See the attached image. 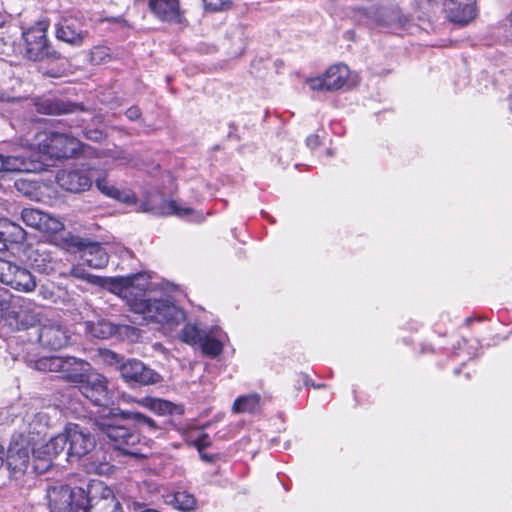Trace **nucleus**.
Segmentation results:
<instances>
[{
	"instance_id": "nucleus-12",
	"label": "nucleus",
	"mask_w": 512,
	"mask_h": 512,
	"mask_svg": "<svg viewBox=\"0 0 512 512\" xmlns=\"http://www.w3.org/2000/svg\"><path fill=\"white\" fill-rule=\"evenodd\" d=\"M89 512H123L112 489L97 482L89 485Z\"/></svg>"
},
{
	"instance_id": "nucleus-46",
	"label": "nucleus",
	"mask_w": 512,
	"mask_h": 512,
	"mask_svg": "<svg viewBox=\"0 0 512 512\" xmlns=\"http://www.w3.org/2000/svg\"><path fill=\"white\" fill-rule=\"evenodd\" d=\"M109 470L108 463H100L98 466L95 467L94 471L98 474L105 473Z\"/></svg>"
},
{
	"instance_id": "nucleus-34",
	"label": "nucleus",
	"mask_w": 512,
	"mask_h": 512,
	"mask_svg": "<svg viewBox=\"0 0 512 512\" xmlns=\"http://www.w3.org/2000/svg\"><path fill=\"white\" fill-rule=\"evenodd\" d=\"M205 332L198 329L196 325L187 324L181 331V339L189 345H199Z\"/></svg>"
},
{
	"instance_id": "nucleus-32",
	"label": "nucleus",
	"mask_w": 512,
	"mask_h": 512,
	"mask_svg": "<svg viewBox=\"0 0 512 512\" xmlns=\"http://www.w3.org/2000/svg\"><path fill=\"white\" fill-rule=\"evenodd\" d=\"M169 502L173 504L175 508L185 512L192 511L196 505L195 497L186 491L175 492Z\"/></svg>"
},
{
	"instance_id": "nucleus-33",
	"label": "nucleus",
	"mask_w": 512,
	"mask_h": 512,
	"mask_svg": "<svg viewBox=\"0 0 512 512\" xmlns=\"http://www.w3.org/2000/svg\"><path fill=\"white\" fill-rule=\"evenodd\" d=\"M44 214V212L37 209L24 208L21 212V218L27 226L39 230L42 224Z\"/></svg>"
},
{
	"instance_id": "nucleus-16",
	"label": "nucleus",
	"mask_w": 512,
	"mask_h": 512,
	"mask_svg": "<svg viewBox=\"0 0 512 512\" xmlns=\"http://www.w3.org/2000/svg\"><path fill=\"white\" fill-rule=\"evenodd\" d=\"M66 328L56 319H46L40 324L39 343L48 349L57 350L65 347L69 341Z\"/></svg>"
},
{
	"instance_id": "nucleus-27",
	"label": "nucleus",
	"mask_w": 512,
	"mask_h": 512,
	"mask_svg": "<svg viewBox=\"0 0 512 512\" xmlns=\"http://www.w3.org/2000/svg\"><path fill=\"white\" fill-rule=\"evenodd\" d=\"M94 182L98 190L104 195L126 204L136 203V196L130 190H120L116 186L111 185L104 178L96 177L95 175Z\"/></svg>"
},
{
	"instance_id": "nucleus-28",
	"label": "nucleus",
	"mask_w": 512,
	"mask_h": 512,
	"mask_svg": "<svg viewBox=\"0 0 512 512\" xmlns=\"http://www.w3.org/2000/svg\"><path fill=\"white\" fill-rule=\"evenodd\" d=\"M26 238L25 230L8 219L0 220V240L8 249L9 244L21 243Z\"/></svg>"
},
{
	"instance_id": "nucleus-25",
	"label": "nucleus",
	"mask_w": 512,
	"mask_h": 512,
	"mask_svg": "<svg viewBox=\"0 0 512 512\" xmlns=\"http://www.w3.org/2000/svg\"><path fill=\"white\" fill-rule=\"evenodd\" d=\"M81 259L91 268L102 269L107 266L109 256L99 243H90L82 250Z\"/></svg>"
},
{
	"instance_id": "nucleus-3",
	"label": "nucleus",
	"mask_w": 512,
	"mask_h": 512,
	"mask_svg": "<svg viewBox=\"0 0 512 512\" xmlns=\"http://www.w3.org/2000/svg\"><path fill=\"white\" fill-rule=\"evenodd\" d=\"M45 491L51 512H89V494L81 487L55 482Z\"/></svg>"
},
{
	"instance_id": "nucleus-17",
	"label": "nucleus",
	"mask_w": 512,
	"mask_h": 512,
	"mask_svg": "<svg viewBox=\"0 0 512 512\" xmlns=\"http://www.w3.org/2000/svg\"><path fill=\"white\" fill-rule=\"evenodd\" d=\"M86 331L95 338L108 339L113 336L132 339L137 335V329L133 326L113 323L107 319H99L96 322H87Z\"/></svg>"
},
{
	"instance_id": "nucleus-9",
	"label": "nucleus",
	"mask_w": 512,
	"mask_h": 512,
	"mask_svg": "<svg viewBox=\"0 0 512 512\" xmlns=\"http://www.w3.org/2000/svg\"><path fill=\"white\" fill-rule=\"evenodd\" d=\"M41 167L42 163L34 158V154L23 147L0 153V172H36Z\"/></svg>"
},
{
	"instance_id": "nucleus-23",
	"label": "nucleus",
	"mask_w": 512,
	"mask_h": 512,
	"mask_svg": "<svg viewBox=\"0 0 512 512\" xmlns=\"http://www.w3.org/2000/svg\"><path fill=\"white\" fill-rule=\"evenodd\" d=\"M151 11L162 21L181 23L178 0H149Z\"/></svg>"
},
{
	"instance_id": "nucleus-18",
	"label": "nucleus",
	"mask_w": 512,
	"mask_h": 512,
	"mask_svg": "<svg viewBox=\"0 0 512 512\" xmlns=\"http://www.w3.org/2000/svg\"><path fill=\"white\" fill-rule=\"evenodd\" d=\"M79 390L85 398L95 405L104 406L109 401L105 377L92 372V370L85 375L83 382L79 383Z\"/></svg>"
},
{
	"instance_id": "nucleus-21",
	"label": "nucleus",
	"mask_w": 512,
	"mask_h": 512,
	"mask_svg": "<svg viewBox=\"0 0 512 512\" xmlns=\"http://www.w3.org/2000/svg\"><path fill=\"white\" fill-rule=\"evenodd\" d=\"M369 17L378 25L391 28L404 27L409 22V18L398 7L373 9L369 12Z\"/></svg>"
},
{
	"instance_id": "nucleus-10",
	"label": "nucleus",
	"mask_w": 512,
	"mask_h": 512,
	"mask_svg": "<svg viewBox=\"0 0 512 512\" xmlns=\"http://www.w3.org/2000/svg\"><path fill=\"white\" fill-rule=\"evenodd\" d=\"M142 212L152 213L154 215L178 217H187L193 213L190 207H181L175 201L168 200L159 191L149 192L146 198L139 204Z\"/></svg>"
},
{
	"instance_id": "nucleus-6",
	"label": "nucleus",
	"mask_w": 512,
	"mask_h": 512,
	"mask_svg": "<svg viewBox=\"0 0 512 512\" xmlns=\"http://www.w3.org/2000/svg\"><path fill=\"white\" fill-rule=\"evenodd\" d=\"M40 151L52 159L75 157L82 150V143L71 134L51 131L39 141Z\"/></svg>"
},
{
	"instance_id": "nucleus-42",
	"label": "nucleus",
	"mask_w": 512,
	"mask_h": 512,
	"mask_svg": "<svg viewBox=\"0 0 512 512\" xmlns=\"http://www.w3.org/2000/svg\"><path fill=\"white\" fill-rule=\"evenodd\" d=\"M126 117L131 121L140 119L142 112L138 106H131L125 112Z\"/></svg>"
},
{
	"instance_id": "nucleus-41",
	"label": "nucleus",
	"mask_w": 512,
	"mask_h": 512,
	"mask_svg": "<svg viewBox=\"0 0 512 512\" xmlns=\"http://www.w3.org/2000/svg\"><path fill=\"white\" fill-rule=\"evenodd\" d=\"M11 295L5 288H0V311H6L10 308Z\"/></svg>"
},
{
	"instance_id": "nucleus-38",
	"label": "nucleus",
	"mask_w": 512,
	"mask_h": 512,
	"mask_svg": "<svg viewBox=\"0 0 512 512\" xmlns=\"http://www.w3.org/2000/svg\"><path fill=\"white\" fill-rule=\"evenodd\" d=\"M205 8L210 11H222L229 7L231 0H203Z\"/></svg>"
},
{
	"instance_id": "nucleus-43",
	"label": "nucleus",
	"mask_w": 512,
	"mask_h": 512,
	"mask_svg": "<svg viewBox=\"0 0 512 512\" xmlns=\"http://www.w3.org/2000/svg\"><path fill=\"white\" fill-rule=\"evenodd\" d=\"M306 145L310 149H315L320 146V138L318 135H310L306 139Z\"/></svg>"
},
{
	"instance_id": "nucleus-48",
	"label": "nucleus",
	"mask_w": 512,
	"mask_h": 512,
	"mask_svg": "<svg viewBox=\"0 0 512 512\" xmlns=\"http://www.w3.org/2000/svg\"><path fill=\"white\" fill-rule=\"evenodd\" d=\"M121 154H123V156H121V157L119 156V157H118L119 159H122V160H124V161H128V160H130V158H129V157H128L124 152H121Z\"/></svg>"
},
{
	"instance_id": "nucleus-49",
	"label": "nucleus",
	"mask_w": 512,
	"mask_h": 512,
	"mask_svg": "<svg viewBox=\"0 0 512 512\" xmlns=\"http://www.w3.org/2000/svg\"><path fill=\"white\" fill-rule=\"evenodd\" d=\"M8 97H6L3 93L0 95V101H6Z\"/></svg>"
},
{
	"instance_id": "nucleus-52",
	"label": "nucleus",
	"mask_w": 512,
	"mask_h": 512,
	"mask_svg": "<svg viewBox=\"0 0 512 512\" xmlns=\"http://www.w3.org/2000/svg\"><path fill=\"white\" fill-rule=\"evenodd\" d=\"M23 512H31L30 510H26V511H23Z\"/></svg>"
},
{
	"instance_id": "nucleus-4",
	"label": "nucleus",
	"mask_w": 512,
	"mask_h": 512,
	"mask_svg": "<svg viewBox=\"0 0 512 512\" xmlns=\"http://www.w3.org/2000/svg\"><path fill=\"white\" fill-rule=\"evenodd\" d=\"M35 369L42 372L58 373L63 380L79 384L90 370V363L72 356H45L35 361Z\"/></svg>"
},
{
	"instance_id": "nucleus-22",
	"label": "nucleus",
	"mask_w": 512,
	"mask_h": 512,
	"mask_svg": "<svg viewBox=\"0 0 512 512\" xmlns=\"http://www.w3.org/2000/svg\"><path fill=\"white\" fill-rule=\"evenodd\" d=\"M55 34L58 40L74 46L83 43L84 32L81 24L73 18H65L56 25Z\"/></svg>"
},
{
	"instance_id": "nucleus-2",
	"label": "nucleus",
	"mask_w": 512,
	"mask_h": 512,
	"mask_svg": "<svg viewBox=\"0 0 512 512\" xmlns=\"http://www.w3.org/2000/svg\"><path fill=\"white\" fill-rule=\"evenodd\" d=\"M129 424L146 433H156L161 428L150 417L133 410L110 408L106 415L96 420L98 431L108 439L113 448L122 455L135 459L148 458L150 447L141 440L139 432Z\"/></svg>"
},
{
	"instance_id": "nucleus-7",
	"label": "nucleus",
	"mask_w": 512,
	"mask_h": 512,
	"mask_svg": "<svg viewBox=\"0 0 512 512\" xmlns=\"http://www.w3.org/2000/svg\"><path fill=\"white\" fill-rule=\"evenodd\" d=\"M48 27V20L41 19L34 26L23 31L26 56L30 60L39 61L48 57H57L46 36Z\"/></svg>"
},
{
	"instance_id": "nucleus-45",
	"label": "nucleus",
	"mask_w": 512,
	"mask_h": 512,
	"mask_svg": "<svg viewBox=\"0 0 512 512\" xmlns=\"http://www.w3.org/2000/svg\"><path fill=\"white\" fill-rule=\"evenodd\" d=\"M200 458L207 463H213L216 459L215 455L204 453V451L199 452Z\"/></svg>"
},
{
	"instance_id": "nucleus-51",
	"label": "nucleus",
	"mask_w": 512,
	"mask_h": 512,
	"mask_svg": "<svg viewBox=\"0 0 512 512\" xmlns=\"http://www.w3.org/2000/svg\"><path fill=\"white\" fill-rule=\"evenodd\" d=\"M317 388H320V387H323V385H320V384H317L316 386Z\"/></svg>"
},
{
	"instance_id": "nucleus-39",
	"label": "nucleus",
	"mask_w": 512,
	"mask_h": 512,
	"mask_svg": "<svg viewBox=\"0 0 512 512\" xmlns=\"http://www.w3.org/2000/svg\"><path fill=\"white\" fill-rule=\"evenodd\" d=\"M83 135L86 139L94 141V142H101L105 139V133L99 129V128H89L85 127L83 130Z\"/></svg>"
},
{
	"instance_id": "nucleus-11",
	"label": "nucleus",
	"mask_w": 512,
	"mask_h": 512,
	"mask_svg": "<svg viewBox=\"0 0 512 512\" xmlns=\"http://www.w3.org/2000/svg\"><path fill=\"white\" fill-rule=\"evenodd\" d=\"M66 430L63 433L52 437L46 444L38 449H33L34 465L33 471L38 474L45 473L51 466L53 458L62 452L67 451Z\"/></svg>"
},
{
	"instance_id": "nucleus-36",
	"label": "nucleus",
	"mask_w": 512,
	"mask_h": 512,
	"mask_svg": "<svg viewBox=\"0 0 512 512\" xmlns=\"http://www.w3.org/2000/svg\"><path fill=\"white\" fill-rule=\"evenodd\" d=\"M16 264L0 258V282L9 285Z\"/></svg>"
},
{
	"instance_id": "nucleus-24",
	"label": "nucleus",
	"mask_w": 512,
	"mask_h": 512,
	"mask_svg": "<svg viewBox=\"0 0 512 512\" xmlns=\"http://www.w3.org/2000/svg\"><path fill=\"white\" fill-rule=\"evenodd\" d=\"M37 111L43 114L60 115L83 111L79 104L57 98H46L36 104Z\"/></svg>"
},
{
	"instance_id": "nucleus-8",
	"label": "nucleus",
	"mask_w": 512,
	"mask_h": 512,
	"mask_svg": "<svg viewBox=\"0 0 512 512\" xmlns=\"http://www.w3.org/2000/svg\"><path fill=\"white\" fill-rule=\"evenodd\" d=\"M94 168L81 165L58 170L55 176L58 186L66 192L80 194L90 190L94 183Z\"/></svg>"
},
{
	"instance_id": "nucleus-37",
	"label": "nucleus",
	"mask_w": 512,
	"mask_h": 512,
	"mask_svg": "<svg viewBox=\"0 0 512 512\" xmlns=\"http://www.w3.org/2000/svg\"><path fill=\"white\" fill-rule=\"evenodd\" d=\"M101 357L106 364L111 365V366H116L118 369H119L120 365L122 363H124L123 358L119 354H117L111 350L102 351Z\"/></svg>"
},
{
	"instance_id": "nucleus-26",
	"label": "nucleus",
	"mask_w": 512,
	"mask_h": 512,
	"mask_svg": "<svg viewBox=\"0 0 512 512\" xmlns=\"http://www.w3.org/2000/svg\"><path fill=\"white\" fill-rule=\"evenodd\" d=\"M36 279L25 267L15 265L8 286L21 292H32L36 288Z\"/></svg>"
},
{
	"instance_id": "nucleus-40",
	"label": "nucleus",
	"mask_w": 512,
	"mask_h": 512,
	"mask_svg": "<svg viewBox=\"0 0 512 512\" xmlns=\"http://www.w3.org/2000/svg\"><path fill=\"white\" fill-rule=\"evenodd\" d=\"M212 444L211 439L207 433H202L194 442L193 445L196 447L198 452L204 451V449L210 447Z\"/></svg>"
},
{
	"instance_id": "nucleus-15",
	"label": "nucleus",
	"mask_w": 512,
	"mask_h": 512,
	"mask_svg": "<svg viewBox=\"0 0 512 512\" xmlns=\"http://www.w3.org/2000/svg\"><path fill=\"white\" fill-rule=\"evenodd\" d=\"M350 71L344 64H336L329 67L323 76L309 78L307 84L315 91H333L344 86Z\"/></svg>"
},
{
	"instance_id": "nucleus-44",
	"label": "nucleus",
	"mask_w": 512,
	"mask_h": 512,
	"mask_svg": "<svg viewBox=\"0 0 512 512\" xmlns=\"http://www.w3.org/2000/svg\"><path fill=\"white\" fill-rule=\"evenodd\" d=\"M38 293L43 299L50 300L54 296V292L45 285H41Z\"/></svg>"
},
{
	"instance_id": "nucleus-19",
	"label": "nucleus",
	"mask_w": 512,
	"mask_h": 512,
	"mask_svg": "<svg viewBox=\"0 0 512 512\" xmlns=\"http://www.w3.org/2000/svg\"><path fill=\"white\" fill-rule=\"evenodd\" d=\"M476 0H445L443 10L449 21L466 25L476 16Z\"/></svg>"
},
{
	"instance_id": "nucleus-1",
	"label": "nucleus",
	"mask_w": 512,
	"mask_h": 512,
	"mask_svg": "<svg viewBox=\"0 0 512 512\" xmlns=\"http://www.w3.org/2000/svg\"><path fill=\"white\" fill-rule=\"evenodd\" d=\"M68 275L91 284L109 283L110 290L123 298L131 311L143 315L149 321L173 327L185 319L183 310L172 302L154 298L147 292L150 282L146 273L102 278L88 273L81 265H75L70 268Z\"/></svg>"
},
{
	"instance_id": "nucleus-5",
	"label": "nucleus",
	"mask_w": 512,
	"mask_h": 512,
	"mask_svg": "<svg viewBox=\"0 0 512 512\" xmlns=\"http://www.w3.org/2000/svg\"><path fill=\"white\" fill-rule=\"evenodd\" d=\"M31 450L29 442L22 436L18 440L11 442L5 463L2 457L3 451L1 450L0 486L5 485L8 479H18L27 471L30 464Z\"/></svg>"
},
{
	"instance_id": "nucleus-20",
	"label": "nucleus",
	"mask_w": 512,
	"mask_h": 512,
	"mask_svg": "<svg viewBox=\"0 0 512 512\" xmlns=\"http://www.w3.org/2000/svg\"><path fill=\"white\" fill-rule=\"evenodd\" d=\"M30 266L42 274H51L55 271L57 261L45 244H38L30 248L27 253Z\"/></svg>"
},
{
	"instance_id": "nucleus-47",
	"label": "nucleus",
	"mask_w": 512,
	"mask_h": 512,
	"mask_svg": "<svg viewBox=\"0 0 512 512\" xmlns=\"http://www.w3.org/2000/svg\"><path fill=\"white\" fill-rule=\"evenodd\" d=\"M102 53V49L100 48H96L93 52H92V58L95 59L96 55L97 54H100Z\"/></svg>"
},
{
	"instance_id": "nucleus-30",
	"label": "nucleus",
	"mask_w": 512,
	"mask_h": 512,
	"mask_svg": "<svg viewBox=\"0 0 512 512\" xmlns=\"http://www.w3.org/2000/svg\"><path fill=\"white\" fill-rule=\"evenodd\" d=\"M199 347L204 355L212 358L219 356L223 351L222 341L209 333H204Z\"/></svg>"
},
{
	"instance_id": "nucleus-29",
	"label": "nucleus",
	"mask_w": 512,
	"mask_h": 512,
	"mask_svg": "<svg viewBox=\"0 0 512 512\" xmlns=\"http://www.w3.org/2000/svg\"><path fill=\"white\" fill-rule=\"evenodd\" d=\"M139 403L149 408L158 415L182 414L183 412L181 406H178L170 401L163 400L160 398L145 397L141 401H139Z\"/></svg>"
},
{
	"instance_id": "nucleus-14",
	"label": "nucleus",
	"mask_w": 512,
	"mask_h": 512,
	"mask_svg": "<svg viewBox=\"0 0 512 512\" xmlns=\"http://www.w3.org/2000/svg\"><path fill=\"white\" fill-rule=\"evenodd\" d=\"M67 437L68 457L77 459L87 455L95 447L96 441L89 431L82 429L78 424H68L65 428Z\"/></svg>"
},
{
	"instance_id": "nucleus-31",
	"label": "nucleus",
	"mask_w": 512,
	"mask_h": 512,
	"mask_svg": "<svg viewBox=\"0 0 512 512\" xmlns=\"http://www.w3.org/2000/svg\"><path fill=\"white\" fill-rule=\"evenodd\" d=\"M260 397L257 394H250L238 397L233 404V412L245 413L255 412L259 406Z\"/></svg>"
},
{
	"instance_id": "nucleus-50",
	"label": "nucleus",
	"mask_w": 512,
	"mask_h": 512,
	"mask_svg": "<svg viewBox=\"0 0 512 512\" xmlns=\"http://www.w3.org/2000/svg\"><path fill=\"white\" fill-rule=\"evenodd\" d=\"M510 110L512 112V95H511V98H510Z\"/></svg>"
},
{
	"instance_id": "nucleus-35",
	"label": "nucleus",
	"mask_w": 512,
	"mask_h": 512,
	"mask_svg": "<svg viewBox=\"0 0 512 512\" xmlns=\"http://www.w3.org/2000/svg\"><path fill=\"white\" fill-rule=\"evenodd\" d=\"M63 229L64 224L59 219L47 213L44 214L39 231L50 234H57Z\"/></svg>"
},
{
	"instance_id": "nucleus-13",
	"label": "nucleus",
	"mask_w": 512,
	"mask_h": 512,
	"mask_svg": "<svg viewBox=\"0 0 512 512\" xmlns=\"http://www.w3.org/2000/svg\"><path fill=\"white\" fill-rule=\"evenodd\" d=\"M122 378L130 384L140 386L152 385L160 382L161 376L146 366L142 361L136 359H128L119 367Z\"/></svg>"
}]
</instances>
